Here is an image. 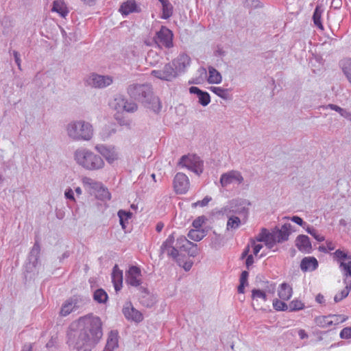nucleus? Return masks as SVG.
Wrapping results in <instances>:
<instances>
[{
    "instance_id": "nucleus-32",
    "label": "nucleus",
    "mask_w": 351,
    "mask_h": 351,
    "mask_svg": "<svg viewBox=\"0 0 351 351\" xmlns=\"http://www.w3.org/2000/svg\"><path fill=\"white\" fill-rule=\"evenodd\" d=\"M187 236L193 241H199L206 236V232L203 229H192Z\"/></svg>"
},
{
    "instance_id": "nucleus-49",
    "label": "nucleus",
    "mask_w": 351,
    "mask_h": 351,
    "mask_svg": "<svg viewBox=\"0 0 351 351\" xmlns=\"http://www.w3.org/2000/svg\"><path fill=\"white\" fill-rule=\"evenodd\" d=\"M330 322H331V326L332 325H338L341 323H343L344 322L346 319H347V317L343 315H333V314H330Z\"/></svg>"
},
{
    "instance_id": "nucleus-29",
    "label": "nucleus",
    "mask_w": 351,
    "mask_h": 351,
    "mask_svg": "<svg viewBox=\"0 0 351 351\" xmlns=\"http://www.w3.org/2000/svg\"><path fill=\"white\" fill-rule=\"evenodd\" d=\"M228 221L226 223V230H237L239 228L241 224V219L239 216L229 215L226 216Z\"/></svg>"
},
{
    "instance_id": "nucleus-57",
    "label": "nucleus",
    "mask_w": 351,
    "mask_h": 351,
    "mask_svg": "<svg viewBox=\"0 0 351 351\" xmlns=\"http://www.w3.org/2000/svg\"><path fill=\"white\" fill-rule=\"evenodd\" d=\"M212 198L209 196H206L203 199L197 201L193 204V206H199L201 207L206 206L210 201Z\"/></svg>"
},
{
    "instance_id": "nucleus-6",
    "label": "nucleus",
    "mask_w": 351,
    "mask_h": 351,
    "mask_svg": "<svg viewBox=\"0 0 351 351\" xmlns=\"http://www.w3.org/2000/svg\"><path fill=\"white\" fill-rule=\"evenodd\" d=\"M40 252V246L39 242L36 241L32 248L31 249L27 258V263L25 265V277L33 278H35L38 273L37 265Z\"/></svg>"
},
{
    "instance_id": "nucleus-36",
    "label": "nucleus",
    "mask_w": 351,
    "mask_h": 351,
    "mask_svg": "<svg viewBox=\"0 0 351 351\" xmlns=\"http://www.w3.org/2000/svg\"><path fill=\"white\" fill-rule=\"evenodd\" d=\"M82 183L85 186H88L91 189L94 191H97L99 188L101 187L102 183L100 182H97L88 177H84L82 178Z\"/></svg>"
},
{
    "instance_id": "nucleus-15",
    "label": "nucleus",
    "mask_w": 351,
    "mask_h": 351,
    "mask_svg": "<svg viewBox=\"0 0 351 351\" xmlns=\"http://www.w3.org/2000/svg\"><path fill=\"white\" fill-rule=\"evenodd\" d=\"M243 180V177L239 171L232 170L221 176L220 184L223 187H226L234 182L241 184Z\"/></svg>"
},
{
    "instance_id": "nucleus-51",
    "label": "nucleus",
    "mask_w": 351,
    "mask_h": 351,
    "mask_svg": "<svg viewBox=\"0 0 351 351\" xmlns=\"http://www.w3.org/2000/svg\"><path fill=\"white\" fill-rule=\"evenodd\" d=\"M138 106L135 102L125 99V107L123 108V111L132 113L136 112Z\"/></svg>"
},
{
    "instance_id": "nucleus-11",
    "label": "nucleus",
    "mask_w": 351,
    "mask_h": 351,
    "mask_svg": "<svg viewBox=\"0 0 351 351\" xmlns=\"http://www.w3.org/2000/svg\"><path fill=\"white\" fill-rule=\"evenodd\" d=\"M84 304V300L80 296L75 295L64 302L61 307L60 313L62 316H67L71 312L81 308Z\"/></svg>"
},
{
    "instance_id": "nucleus-42",
    "label": "nucleus",
    "mask_w": 351,
    "mask_h": 351,
    "mask_svg": "<svg viewBox=\"0 0 351 351\" xmlns=\"http://www.w3.org/2000/svg\"><path fill=\"white\" fill-rule=\"evenodd\" d=\"M252 300L256 301H258L259 299H261L263 301L266 302L267 300L266 291L258 289H253L252 290Z\"/></svg>"
},
{
    "instance_id": "nucleus-5",
    "label": "nucleus",
    "mask_w": 351,
    "mask_h": 351,
    "mask_svg": "<svg viewBox=\"0 0 351 351\" xmlns=\"http://www.w3.org/2000/svg\"><path fill=\"white\" fill-rule=\"evenodd\" d=\"M250 202L243 199H234L228 202L219 211V215L230 216L236 215L246 218L249 214Z\"/></svg>"
},
{
    "instance_id": "nucleus-37",
    "label": "nucleus",
    "mask_w": 351,
    "mask_h": 351,
    "mask_svg": "<svg viewBox=\"0 0 351 351\" xmlns=\"http://www.w3.org/2000/svg\"><path fill=\"white\" fill-rule=\"evenodd\" d=\"M248 276H249L248 271H242L241 276H240V279H239L240 284L238 287V292L239 293H244L245 287L248 285V282H247Z\"/></svg>"
},
{
    "instance_id": "nucleus-39",
    "label": "nucleus",
    "mask_w": 351,
    "mask_h": 351,
    "mask_svg": "<svg viewBox=\"0 0 351 351\" xmlns=\"http://www.w3.org/2000/svg\"><path fill=\"white\" fill-rule=\"evenodd\" d=\"M330 315L327 316H317L315 318V323L321 328H326L331 326Z\"/></svg>"
},
{
    "instance_id": "nucleus-4",
    "label": "nucleus",
    "mask_w": 351,
    "mask_h": 351,
    "mask_svg": "<svg viewBox=\"0 0 351 351\" xmlns=\"http://www.w3.org/2000/svg\"><path fill=\"white\" fill-rule=\"evenodd\" d=\"M127 93L132 99L145 104L155 99L152 86L148 83H132L127 87Z\"/></svg>"
},
{
    "instance_id": "nucleus-43",
    "label": "nucleus",
    "mask_w": 351,
    "mask_h": 351,
    "mask_svg": "<svg viewBox=\"0 0 351 351\" xmlns=\"http://www.w3.org/2000/svg\"><path fill=\"white\" fill-rule=\"evenodd\" d=\"M97 194L96 195L98 198L101 200H110L111 198L110 193L108 191V189L104 187L103 184H101V187L99 188L96 191Z\"/></svg>"
},
{
    "instance_id": "nucleus-50",
    "label": "nucleus",
    "mask_w": 351,
    "mask_h": 351,
    "mask_svg": "<svg viewBox=\"0 0 351 351\" xmlns=\"http://www.w3.org/2000/svg\"><path fill=\"white\" fill-rule=\"evenodd\" d=\"M335 257L337 260L340 262H343L346 259L351 260V255H348L347 252L342 251L341 250H337L334 253Z\"/></svg>"
},
{
    "instance_id": "nucleus-10",
    "label": "nucleus",
    "mask_w": 351,
    "mask_h": 351,
    "mask_svg": "<svg viewBox=\"0 0 351 351\" xmlns=\"http://www.w3.org/2000/svg\"><path fill=\"white\" fill-rule=\"evenodd\" d=\"M151 75L158 79L164 81H172L178 76L176 69L173 67L172 63H167L163 68L160 70H152Z\"/></svg>"
},
{
    "instance_id": "nucleus-47",
    "label": "nucleus",
    "mask_w": 351,
    "mask_h": 351,
    "mask_svg": "<svg viewBox=\"0 0 351 351\" xmlns=\"http://www.w3.org/2000/svg\"><path fill=\"white\" fill-rule=\"evenodd\" d=\"M304 308V303L298 300H293L289 304V311L291 312L302 310Z\"/></svg>"
},
{
    "instance_id": "nucleus-48",
    "label": "nucleus",
    "mask_w": 351,
    "mask_h": 351,
    "mask_svg": "<svg viewBox=\"0 0 351 351\" xmlns=\"http://www.w3.org/2000/svg\"><path fill=\"white\" fill-rule=\"evenodd\" d=\"M306 231L319 242H322L325 239L324 237L319 234L317 230H315L313 226H308V227L306 229Z\"/></svg>"
},
{
    "instance_id": "nucleus-2",
    "label": "nucleus",
    "mask_w": 351,
    "mask_h": 351,
    "mask_svg": "<svg viewBox=\"0 0 351 351\" xmlns=\"http://www.w3.org/2000/svg\"><path fill=\"white\" fill-rule=\"evenodd\" d=\"M66 131L67 136L75 141H88L93 136V125L83 120L69 122L66 125Z\"/></svg>"
},
{
    "instance_id": "nucleus-7",
    "label": "nucleus",
    "mask_w": 351,
    "mask_h": 351,
    "mask_svg": "<svg viewBox=\"0 0 351 351\" xmlns=\"http://www.w3.org/2000/svg\"><path fill=\"white\" fill-rule=\"evenodd\" d=\"M178 165L185 167L197 175L203 172V161L197 155L182 156L178 162Z\"/></svg>"
},
{
    "instance_id": "nucleus-18",
    "label": "nucleus",
    "mask_w": 351,
    "mask_h": 351,
    "mask_svg": "<svg viewBox=\"0 0 351 351\" xmlns=\"http://www.w3.org/2000/svg\"><path fill=\"white\" fill-rule=\"evenodd\" d=\"M190 57L184 53H180L172 61V64L175 69H176L178 75L180 73L184 72L186 69L190 65Z\"/></svg>"
},
{
    "instance_id": "nucleus-16",
    "label": "nucleus",
    "mask_w": 351,
    "mask_h": 351,
    "mask_svg": "<svg viewBox=\"0 0 351 351\" xmlns=\"http://www.w3.org/2000/svg\"><path fill=\"white\" fill-rule=\"evenodd\" d=\"M95 149L107 160L109 163H112L118 159V154L114 147H109L105 145H97Z\"/></svg>"
},
{
    "instance_id": "nucleus-25",
    "label": "nucleus",
    "mask_w": 351,
    "mask_h": 351,
    "mask_svg": "<svg viewBox=\"0 0 351 351\" xmlns=\"http://www.w3.org/2000/svg\"><path fill=\"white\" fill-rule=\"evenodd\" d=\"M162 4V19H168L173 15V8L169 0H158Z\"/></svg>"
},
{
    "instance_id": "nucleus-40",
    "label": "nucleus",
    "mask_w": 351,
    "mask_h": 351,
    "mask_svg": "<svg viewBox=\"0 0 351 351\" xmlns=\"http://www.w3.org/2000/svg\"><path fill=\"white\" fill-rule=\"evenodd\" d=\"M93 298L98 303H105L108 300V294L104 289H98L94 292Z\"/></svg>"
},
{
    "instance_id": "nucleus-8",
    "label": "nucleus",
    "mask_w": 351,
    "mask_h": 351,
    "mask_svg": "<svg viewBox=\"0 0 351 351\" xmlns=\"http://www.w3.org/2000/svg\"><path fill=\"white\" fill-rule=\"evenodd\" d=\"M173 38L172 31L162 25L154 37V41L160 48L170 49L173 47Z\"/></svg>"
},
{
    "instance_id": "nucleus-12",
    "label": "nucleus",
    "mask_w": 351,
    "mask_h": 351,
    "mask_svg": "<svg viewBox=\"0 0 351 351\" xmlns=\"http://www.w3.org/2000/svg\"><path fill=\"white\" fill-rule=\"evenodd\" d=\"M125 282L132 287H141L142 273L139 267L132 265L129 267L125 272Z\"/></svg>"
},
{
    "instance_id": "nucleus-3",
    "label": "nucleus",
    "mask_w": 351,
    "mask_h": 351,
    "mask_svg": "<svg viewBox=\"0 0 351 351\" xmlns=\"http://www.w3.org/2000/svg\"><path fill=\"white\" fill-rule=\"evenodd\" d=\"M76 162L87 170H99L104 167V162L101 156L85 149H78L74 153Z\"/></svg>"
},
{
    "instance_id": "nucleus-38",
    "label": "nucleus",
    "mask_w": 351,
    "mask_h": 351,
    "mask_svg": "<svg viewBox=\"0 0 351 351\" xmlns=\"http://www.w3.org/2000/svg\"><path fill=\"white\" fill-rule=\"evenodd\" d=\"M276 243H278L277 237L274 229L271 232L267 230L265 245L269 249H271L274 247Z\"/></svg>"
},
{
    "instance_id": "nucleus-19",
    "label": "nucleus",
    "mask_w": 351,
    "mask_h": 351,
    "mask_svg": "<svg viewBox=\"0 0 351 351\" xmlns=\"http://www.w3.org/2000/svg\"><path fill=\"white\" fill-rule=\"evenodd\" d=\"M111 278L114 290L117 293L121 289L123 285V271L119 268L117 265L112 268Z\"/></svg>"
},
{
    "instance_id": "nucleus-58",
    "label": "nucleus",
    "mask_w": 351,
    "mask_h": 351,
    "mask_svg": "<svg viewBox=\"0 0 351 351\" xmlns=\"http://www.w3.org/2000/svg\"><path fill=\"white\" fill-rule=\"evenodd\" d=\"M64 197H66V199L73 201V202H75V199L74 197V193L71 188L69 187L66 189L64 191Z\"/></svg>"
},
{
    "instance_id": "nucleus-22",
    "label": "nucleus",
    "mask_w": 351,
    "mask_h": 351,
    "mask_svg": "<svg viewBox=\"0 0 351 351\" xmlns=\"http://www.w3.org/2000/svg\"><path fill=\"white\" fill-rule=\"evenodd\" d=\"M189 93L197 95L198 102L203 106H208L210 102V97L208 93L202 90L197 86L190 87Z\"/></svg>"
},
{
    "instance_id": "nucleus-33",
    "label": "nucleus",
    "mask_w": 351,
    "mask_h": 351,
    "mask_svg": "<svg viewBox=\"0 0 351 351\" xmlns=\"http://www.w3.org/2000/svg\"><path fill=\"white\" fill-rule=\"evenodd\" d=\"M125 99L121 95H117L111 105L117 111L123 110V108L125 107Z\"/></svg>"
},
{
    "instance_id": "nucleus-31",
    "label": "nucleus",
    "mask_w": 351,
    "mask_h": 351,
    "mask_svg": "<svg viewBox=\"0 0 351 351\" xmlns=\"http://www.w3.org/2000/svg\"><path fill=\"white\" fill-rule=\"evenodd\" d=\"M117 215L119 218L120 225L121 226V228L125 230L126 228V225L128 223V220L131 219L132 216V213L130 211L119 210Z\"/></svg>"
},
{
    "instance_id": "nucleus-64",
    "label": "nucleus",
    "mask_w": 351,
    "mask_h": 351,
    "mask_svg": "<svg viewBox=\"0 0 351 351\" xmlns=\"http://www.w3.org/2000/svg\"><path fill=\"white\" fill-rule=\"evenodd\" d=\"M340 114L341 117H344L345 119H346L349 121H351V112L348 111L346 109L343 108Z\"/></svg>"
},
{
    "instance_id": "nucleus-20",
    "label": "nucleus",
    "mask_w": 351,
    "mask_h": 351,
    "mask_svg": "<svg viewBox=\"0 0 351 351\" xmlns=\"http://www.w3.org/2000/svg\"><path fill=\"white\" fill-rule=\"evenodd\" d=\"M295 245L298 249L305 253H310L312 250L311 243L309 237L304 234H300L295 239Z\"/></svg>"
},
{
    "instance_id": "nucleus-26",
    "label": "nucleus",
    "mask_w": 351,
    "mask_h": 351,
    "mask_svg": "<svg viewBox=\"0 0 351 351\" xmlns=\"http://www.w3.org/2000/svg\"><path fill=\"white\" fill-rule=\"evenodd\" d=\"M293 290L290 285L284 282L280 286L278 290V296L283 300H288L292 296Z\"/></svg>"
},
{
    "instance_id": "nucleus-14",
    "label": "nucleus",
    "mask_w": 351,
    "mask_h": 351,
    "mask_svg": "<svg viewBox=\"0 0 351 351\" xmlns=\"http://www.w3.org/2000/svg\"><path fill=\"white\" fill-rule=\"evenodd\" d=\"M189 178L183 173H177L173 179V188L176 193L184 194L189 189Z\"/></svg>"
},
{
    "instance_id": "nucleus-60",
    "label": "nucleus",
    "mask_w": 351,
    "mask_h": 351,
    "mask_svg": "<svg viewBox=\"0 0 351 351\" xmlns=\"http://www.w3.org/2000/svg\"><path fill=\"white\" fill-rule=\"evenodd\" d=\"M251 245L253 247V253L254 255H257L261 250L263 248L262 244H256L254 239H251L250 241Z\"/></svg>"
},
{
    "instance_id": "nucleus-62",
    "label": "nucleus",
    "mask_w": 351,
    "mask_h": 351,
    "mask_svg": "<svg viewBox=\"0 0 351 351\" xmlns=\"http://www.w3.org/2000/svg\"><path fill=\"white\" fill-rule=\"evenodd\" d=\"M324 108L335 110V111L339 112V114L341 113V112L343 110V108H341L340 106L335 105V104H332L327 105L326 106L324 107Z\"/></svg>"
},
{
    "instance_id": "nucleus-55",
    "label": "nucleus",
    "mask_w": 351,
    "mask_h": 351,
    "mask_svg": "<svg viewBox=\"0 0 351 351\" xmlns=\"http://www.w3.org/2000/svg\"><path fill=\"white\" fill-rule=\"evenodd\" d=\"M178 250L179 249L175 245L169 250L167 254L169 256L172 257L173 259H176L179 256Z\"/></svg>"
},
{
    "instance_id": "nucleus-63",
    "label": "nucleus",
    "mask_w": 351,
    "mask_h": 351,
    "mask_svg": "<svg viewBox=\"0 0 351 351\" xmlns=\"http://www.w3.org/2000/svg\"><path fill=\"white\" fill-rule=\"evenodd\" d=\"M13 56H14L16 64H17L19 69H21V58H20L19 53L17 52L16 51H13Z\"/></svg>"
},
{
    "instance_id": "nucleus-54",
    "label": "nucleus",
    "mask_w": 351,
    "mask_h": 351,
    "mask_svg": "<svg viewBox=\"0 0 351 351\" xmlns=\"http://www.w3.org/2000/svg\"><path fill=\"white\" fill-rule=\"evenodd\" d=\"M339 336L341 339H349L351 338V327H346L341 330Z\"/></svg>"
},
{
    "instance_id": "nucleus-44",
    "label": "nucleus",
    "mask_w": 351,
    "mask_h": 351,
    "mask_svg": "<svg viewBox=\"0 0 351 351\" xmlns=\"http://www.w3.org/2000/svg\"><path fill=\"white\" fill-rule=\"evenodd\" d=\"M210 90L219 97L226 99L228 97V90L218 86H211Z\"/></svg>"
},
{
    "instance_id": "nucleus-34",
    "label": "nucleus",
    "mask_w": 351,
    "mask_h": 351,
    "mask_svg": "<svg viewBox=\"0 0 351 351\" xmlns=\"http://www.w3.org/2000/svg\"><path fill=\"white\" fill-rule=\"evenodd\" d=\"M175 241V238L173 234H171L169 235L167 239L162 243L160 246V254L167 253L169 250H170L173 245V243Z\"/></svg>"
},
{
    "instance_id": "nucleus-28",
    "label": "nucleus",
    "mask_w": 351,
    "mask_h": 351,
    "mask_svg": "<svg viewBox=\"0 0 351 351\" xmlns=\"http://www.w3.org/2000/svg\"><path fill=\"white\" fill-rule=\"evenodd\" d=\"M208 82L209 84H220L222 81L221 73L213 66L208 67Z\"/></svg>"
},
{
    "instance_id": "nucleus-45",
    "label": "nucleus",
    "mask_w": 351,
    "mask_h": 351,
    "mask_svg": "<svg viewBox=\"0 0 351 351\" xmlns=\"http://www.w3.org/2000/svg\"><path fill=\"white\" fill-rule=\"evenodd\" d=\"M351 289V284L350 285H346L345 288L339 293L336 294L334 297V301L335 302H339L346 298L350 291Z\"/></svg>"
},
{
    "instance_id": "nucleus-21",
    "label": "nucleus",
    "mask_w": 351,
    "mask_h": 351,
    "mask_svg": "<svg viewBox=\"0 0 351 351\" xmlns=\"http://www.w3.org/2000/svg\"><path fill=\"white\" fill-rule=\"evenodd\" d=\"M291 227L292 226L291 223H285L280 229L278 228H275L274 229L277 237L278 243H282L289 239Z\"/></svg>"
},
{
    "instance_id": "nucleus-23",
    "label": "nucleus",
    "mask_w": 351,
    "mask_h": 351,
    "mask_svg": "<svg viewBox=\"0 0 351 351\" xmlns=\"http://www.w3.org/2000/svg\"><path fill=\"white\" fill-rule=\"evenodd\" d=\"M140 8H138L134 0H128L123 3L120 8V12L123 15L127 16L132 12H139Z\"/></svg>"
},
{
    "instance_id": "nucleus-27",
    "label": "nucleus",
    "mask_w": 351,
    "mask_h": 351,
    "mask_svg": "<svg viewBox=\"0 0 351 351\" xmlns=\"http://www.w3.org/2000/svg\"><path fill=\"white\" fill-rule=\"evenodd\" d=\"M51 11L58 13L62 17H65L69 13L65 3L61 0L53 1Z\"/></svg>"
},
{
    "instance_id": "nucleus-17",
    "label": "nucleus",
    "mask_w": 351,
    "mask_h": 351,
    "mask_svg": "<svg viewBox=\"0 0 351 351\" xmlns=\"http://www.w3.org/2000/svg\"><path fill=\"white\" fill-rule=\"evenodd\" d=\"M139 302L145 307L151 308L156 302V298L144 287H139Z\"/></svg>"
},
{
    "instance_id": "nucleus-41",
    "label": "nucleus",
    "mask_w": 351,
    "mask_h": 351,
    "mask_svg": "<svg viewBox=\"0 0 351 351\" xmlns=\"http://www.w3.org/2000/svg\"><path fill=\"white\" fill-rule=\"evenodd\" d=\"M190 245H191V241H189L184 236H180L177 238L176 246L180 250L184 251Z\"/></svg>"
},
{
    "instance_id": "nucleus-1",
    "label": "nucleus",
    "mask_w": 351,
    "mask_h": 351,
    "mask_svg": "<svg viewBox=\"0 0 351 351\" xmlns=\"http://www.w3.org/2000/svg\"><path fill=\"white\" fill-rule=\"evenodd\" d=\"M78 326L79 330H71L67 334L69 346L77 351L94 347L103 335L102 322L97 316L88 315L80 317Z\"/></svg>"
},
{
    "instance_id": "nucleus-59",
    "label": "nucleus",
    "mask_w": 351,
    "mask_h": 351,
    "mask_svg": "<svg viewBox=\"0 0 351 351\" xmlns=\"http://www.w3.org/2000/svg\"><path fill=\"white\" fill-rule=\"evenodd\" d=\"M204 222V217H199L193 221L192 225L195 229H201Z\"/></svg>"
},
{
    "instance_id": "nucleus-61",
    "label": "nucleus",
    "mask_w": 351,
    "mask_h": 351,
    "mask_svg": "<svg viewBox=\"0 0 351 351\" xmlns=\"http://www.w3.org/2000/svg\"><path fill=\"white\" fill-rule=\"evenodd\" d=\"M291 220L293 222H294L301 226H304V225H306V223L304 222L303 219L300 217H298V216H293L291 218Z\"/></svg>"
},
{
    "instance_id": "nucleus-30",
    "label": "nucleus",
    "mask_w": 351,
    "mask_h": 351,
    "mask_svg": "<svg viewBox=\"0 0 351 351\" xmlns=\"http://www.w3.org/2000/svg\"><path fill=\"white\" fill-rule=\"evenodd\" d=\"M117 347H118L117 335L115 333L110 332L106 345L103 351H113Z\"/></svg>"
},
{
    "instance_id": "nucleus-13",
    "label": "nucleus",
    "mask_w": 351,
    "mask_h": 351,
    "mask_svg": "<svg viewBox=\"0 0 351 351\" xmlns=\"http://www.w3.org/2000/svg\"><path fill=\"white\" fill-rule=\"evenodd\" d=\"M125 318L130 322L140 323L143 320V313L135 308L130 301L126 302L122 308Z\"/></svg>"
},
{
    "instance_id": "nucleus-9",
    "label": "nucleus",
    "mask_w": 351,
    "mask_h": 351,
    "mask_svg": "<svg viewBox=\"0 0 351 351\" xmlns=\"http://www.w3.org/2000/svg\"><path fill=\"white\" fill-rule=\"evenodd\" d=\"M112 83V79L108 75H101L97 73H91L84 80L86 86L95 88H104Z\"/></svg>"
},
{
    "instance_id": "nucleus-24",
    "label": "nucleus",
    "mask_w": 351,
    "mask_h": 351,
    "mask_svg": "<svg viewBox=\"0 0 351 351\" xmlns=\"http://www.w3.org/2000/svg\"><path fill=\"white\" fill-rule=\"evenodd\" d=\"M318 267V261L315 257L308 256L304 258L300 263V268L302 271H314Z\"/></svg>"
},
{
    "instance_id": "nucleus-52",
    "label": "nucleus",
    "mask_w": 351,
    "mask_h": 351,
    "mask_svg": "<svg viewBox=\"0 0 351 351\" xmlns=\"http://www.w3.org/2000/svg\"><path fill=\"white\" fill-rule=\"evenodd\" d=\"M274 308L276 311H287L289 310V305L285 302L279 300L278 299L273 302Z\"/></svg>"
},
{
    "instance_id": "nucleus-53",
    "label": "nucleus",
    "mask_w": 351,
    "mask_h": 351,
    "mask_svg": "<svg viewBox=\"0 0 351 351\" xmlns=\"http://www.w3.org/2000/svg\"><path fill=\"white\" fill-rule=\"evenodd\" d=\"M183 252H186L190 256L195 257L198 254L197 245L191 242V245L187 247Z\"/></svg>"
},
{
    "instance_id": "nucleus-56",
    "label": "nucleus",
    "mask_w": 351,
    "mask_h": 351,
    "mask_svg": "<svg viewBox=\"0 0 351 351\" xmlns=\"http://www.w3.org/2000/svg\"><path fill=\"white\" fill-rule=\"evenodd\" d=\"M267 230L266 228H262L261 232L256 237V240L258 242H266Z\"/></svg>"
},
{
    "instance_id": "nucleus-46",
    "label": "nucleus",
    "mask_w": 351,
    "mask_h": 351,
    "mask_svg": "<svg viewBox=\"0 0 351 351\" xmlns=\"http://www.w3.org/2000/svg\"><path fill=\"white\" fill-rule=\"evenodd\" d=\"M339 268L344 276L351 278V261L347 263L340 262Z\"/></svg>"
},
{
    "instance_id": "nucleus-35",
    "label": "nucleus",
    "mask_w": 351,
    "mask_h": 351,
    "mask_svg": "<svg viewBox=\"0 0 351 351\" xmlns=\"http://www.w3.org/2000/svg\"><path fill=\"white\" fill-rule=\"evenodd\" d=\"M322 10L317 6L314 10L313 14V21L316 27H317L321 30L324 29V26L322 23Z\"/></svg>"
}]
</instances>
